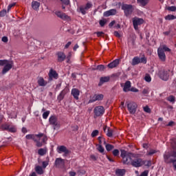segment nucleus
I'll return each instance as SVG.
<instances>
[{
  "label": "nucleus",
  "mask_w": 176,
  "mask_h": 176,
  "mask_svg": "<svg viewBox=\"0 0 176 176\" xmlns=\"http://www.w3.org/2000/svg\"><path fill=\"white\" fill-rule=\"evenodd\" d=\"M4 65V67H3ZM0 66L3 67L1 74L3 75H5L6 74H8V72H10L11 68H13V63H10L9 60L4 59V60H0Z\"/></svg>",
  "instance_id": "1"
},
{
  "label": "nucleus",
  "mask_w": 176,
  "mask_h": 176,
  "mask_svg": "<svg viewBox=\"0 0 176 176\" xmlns=\"http://www.w3.org/2000/svg\"><path fill=\"white\" fill-rule=\"evenodd\" d=\"M121 152V157L122 159V163L123 164H131V162L133 160H131V155L133 153H128L125 150H120Z\"/></svg>",
  "instance_id": "2"
},
{
  "label": "nucleus",
  "mask_w": 176,
  "mask_h": 176,
  "mask_svg": "<svg viewBox=\"0 0 176 176\" xmlns=\"http://www.w3.org/2000/svg\"><path fill=\"white\" fill-rule=\"evenodd\" d=\"M121 9L124 11V16H126V17H129V16H131V14H133V12H134V6L124 3L121 6Z\"/></svg>",
  "instance_id": "3"
},
{
  "label": "nucleus",
  "mask_w": 176,
  "mask_h": 176,
  "mask_svg": "<svg viewBox=\"0 0 176 176\" xmlns=\"http://www.w3.org/2000/svg\"><path fill=\"white\" fill-rule=\"evenodd\" d=\"M148 59L145 57V55H142L141 58L135 56L132 59L131 65H138V64H146Z\"/></svg>",
  "instance_id": "4"
},
{
  "label": "nucleus",
  "mask_w": 176,
  "mask_h": 176,
  "mask_svg": "<svg viewBox=\"0 0 176 176\" xmlns=\"http://www.w3.org/2000/svg\"><path fill=\"white\" fill-rule=\"evenodd\" d=\"M158 76L162 80L167 81L170 78V69H162L158 72Z\"/></svg>",
  "instance_id": "5"
},
{
  "label": "nucleus",
  "mask_w": 176,
  "mask_h": 176,
  "mask_svg": "<svg viewBox=\"0 0 176 176\" xmlns=\"http://www.w3.org/2000/svg\"><path fill=\"white\" fill-rule=\"evenodd\" d=\"M94 118L102 116L105 113V109L102 106H96L94 109Z\"/></svg>",
  "instance_id": "6"
},
{
  "label": "nucleus",
  "mask_w": 176,
  "mask_h": 176,
  "mask_svg": "<svg viewBox=\"0 0 176 176\" xmlns=\"http://www.w3.org/2000/svg\"><path fill=\"white\" fill-rule=\"evenodd\" d=\"M49 123L51 126H54V130L56 129H60V124L58 122L57 116H51L49 118Z\"/></svg>",
  "instance_id": "7"
},
{
  "label": "nucleus",
  "mask_w": 176,
  "mask_h": 176,
  "mask_svg": "<svg viewBox=\"0 0 176 176\" xmlns=\"http://www.w3.org/2000/svg\"><path fill=\"white\" fill-rule=\"evenodd\" d=\"M138 107V106L137 105V103L134 102H130L127 103L128 111L131 115H134L135 112H137Z\"/></svg>",
  "instance_id": "8"
},
{
  "label": "nucleus",
  "mask_w": 176,
  "mask_h": 176,
  "mask_svg": "<svg viewBox=\"0 0 176 176\" xmlns=\"http://www.w3.org/2000/svg\"><path fill=\"white\" fill-rule=\"evenodd\" d=\"M65 166V160L59 157L56 158L54 162V166L56 168H64Z\"/></svg>",
  "instance_id": "9"
},
{
  "label": "nucleus",
  "mask_w": 176,
  "mask_h": 176,
  "mask_svg": "<svg viewBox=\"0 0 176 176\" xmlns=\"http://www.w3.org/2000/svg\"><path fill=\"white\" fill-rule=\"evenodd\" d=\"M142 24H144V19L142 18L135 17L133 19V25L135 31L138 30V25Z\"/></svg>",
  "instance_id": "10"
},
{
  "label": "nucleus",
  "mask_w": 176,
  "mask_h": 176,
  "mask_svg": "<svg viewBox=\"0 0 176 176\" xmlns=\"http://www.w3.org/2000/svg\"><path fill=\"white\" fill-rule=\"evenodd\" d=\"M102 100H104V94H96L91 98L89 99V104L96 102V101H102Z\"/></svg>",
  "instance_id": "11"
},
{
  "label": "nucleus",
  "mask_w": 176,
  "mask_h": 176,
  "mask_svg": "<svg viewBox=\"0 0 176 176\" xmlns=\"http://www.w3.org/2000/svg\"><path fill=\"white\" fill-rule=\"evenodd\" d=\"M173 155L171 153H166L164 155V160L167 164H171L173 162H176L175 160L173 158Z\"/></svg>",
  "instance_id": "12"
},
{
  "label": "nucleus",
  "mask_w": 176,
  "mask_h": 176,
  "mask_svg": "<svg viewBox=\"0 0 176 176\" xmlns=\"http://www.w3.org/2000/svg\"><path fill=\"white\" fill-rule=\"evenodd\" d=\"M2 130H6V131H10V133H16L17 131V129H16V126L9 125L7 124H4L1 125Z\"/></svg>",
  "instance_id": "13"
},
{
  "label": "nucleus",
  "mask_w": 176,
  "mask_h": 176,
  "mask_svg": "<svg viewBox=\"0 0 176 176\" xmlns=\"http://www.w3.org/2000/svg\"><path fill=\"white\" fill-rule=\"evenodd\" d=\"M55 14L56 16H57V17H58L59 19H60L61 20H70V17L69 16L67 15V14L60 11V10H57L55 11Z\"/></svg>",
  "instance_id": "14"
},
{
  "label": "nucleus",
  "mask_w": 176,
  "mask_h": 176,
  "mask_svg": "<svg viewBox=\"0 0 176 176\" xmlns=\"http://www.w3.org/2000/svg\"><path fill=\"white\" fill-rule=\"evenodd\" d=\"M93 8V4L91 3H87L85 6H81L79 8V12L82 13V14H86V11L89 10V9Z\"/></svg>",
  "instance_id": "15"
},
{
  "label": "nucleus",
  "mask_w": 176,
  "mask_h": 176,
  "mask_svg": "<svg viewBox=\"0 0 176 176\" xmlns=\"http://www.w3.org/2000/svg\"><path fill=\"white\" fill-rule=\"evenodd\" d=\"M56 151L58 153H64V156H67V155H69V150L65 146H59L57 147Z\"/></svg>",
  "instance_id": "16"
},
{
  "label": "nucleus",
  "mask_w": 176,
  "mask_h": 176,
  "mask_svg": "<svg viewBox=\"0 0 176 176\" xmlns=\"http://www.w3.org/2000/svg\"><path fill=\"white\" fill-rule=\"evenodd\" d=\"M49 80H53V79H58V74L56 70L51 69L49 72Z\"/></svg>",
  "instance_id": "17"
},
{
  "label": "nucleus",
  "mask_w": 176,
  "mask_h": 176,
  "mask_svg": "<svg viewBox=\"0 0 176 176\" xmlns=\"http://www.w3.org/2000/svg\"><path fill=\"white\" fill-rule=\"evenodd\" d=\"M131 164L133 167H141L142 166V159L138 158L133 160L131 162Z\"/></svg>",
  "instance_id": "18"
},
{
  "label": "nucleus",
  "mask_w": 176,
  "mask_h": 176,
  "mask_svg": "<svg viewBox=\"0 0 176 176\" xmlns=\"http://www.w3.org/2000/svg\"><path fill=\"white\" fill-rule=\"evenodd\" d=\"M157 54L161 61H166V54L164 53V51H163L162 48L157 49Z\"/></svg>",
  "instance_id": "19"
},
{
  "label": "nucleus",
  "mask_w": 176,
  "mask_h": 176,
  "mask_svg": "<svg viewBox=\"0 0 176 176\" xmlns=\"http://www.w3.org/2000/svg\"><path fill=\"white\" fill-rule=\"evenodd\" d=\"M118 13L116 9H111L109 10L105 11L103 13L104 17H109V16H115Z\"/></svg>",
  "instance_id": "20"
},
{
  "label": "nucleus",
  "mask_w": 176,
  "mask_h": 176,
  "mask_svg": "<svg viewBox=\"0 0 176 176\" xmlns=\"http://www.w3.org/2000/svg\"><path fill=\"white\" fill-rule=\"evenodd\" d=\"M72 96H73L74 100H79V96L80 95V91L76 88H73L71 92Z\"/></svg>",
  "instance_id": "21"
},
{
  "label": "nucleus",
  "mask_w": 176,
  "mask_h": 176,
  "mask_svg": "<svg viewBox=\"0 0 176 176\" xmlns=\"http://www.w3.org/2000/svg\"><path fill=\"white\" fill-rule=\"evenodd\" d=\"M56 56L58 57V63H63L67 58V56H65V54L63 52H58L56 53Z\"/></svg>",
  "instance_id": "22"
},
{
  "label": "nucleus",
  "mask_w": 176,
  "mask_h": 176,
  "mask_svg": "<svg viewBox=\"0 0 176 176\" xmlns=\"http://www.w3.org/2000/svg\"><path fill=\"white\" fill-rule=\"evenodd\" d=\"M120 60L119 59H116L113 62L107 65L108 68L112 69L113 68H116L119 65Z\"/></svg>",
  "instance_id": "23"
},
{
  "label": "nucleus",
  "mask_w": 176,
  "mask_h": 176,
  "mask_svg": "<svg viewBox=\"0 0 176 176\" xmlns=\"http://www.w3.org/2000/svg\"><path fill=\"white\" fill-rule=\"evenodd\" d=\"M37 83L38 86H41V87H45L47 85V81L45 80V78L43 77H39L37 80Z\"/></svg>",
  "instance_id": "24"
},
{
  "label": "nucleus",
  "mask_w": 176,
  "mask_h": 176,
  "mask_svg": "<svg viewBox=\"0 0 176 176\" xmlns=\"http://www.w3.org/2000/svg\"><path fill=\"white\" fill-rule=\"evenodd\" d=\"M131 88V82H130L129 80H127L124 85L123 91H124V93H127V91H130Z\"/></svg>",
  "instance_id": "25"
},
{
  "label": "nucleus",
  "mask_w": 176,
  "mask_h": 176,
  "mask_svg": "<svg viewBox=\"0 0 176 176\" xmlns=\"http://www.w3.org/2000/svg\"><path fill=\"white\" fill-rule=\"evenodd\" d=\"M149 1L151 0H137V3L139 5V6L144 8V6H146V5L149 3Z\"/></svg>",
  "instance_id": "26"
},
{
  "label": "nucleus",
  "mask_w": 176,
  "mask_h": 176,
  "mask_svg": "<svg viewBox=\"0 0 176 176\" xmlns=\"http://www.w3.org/2000/svg\"><path fill=\"white\" fill-rule=\"evenodd\" d=\"M111 78L109 76L101 77L100 79V82L98 86H102L104 83H107L109 80H110Z\"/></svg>",
  "instance_id": "27"
},
{
  "label": "nucleus",
  "mask_w": 176,
  "mask_h": 176,
  "mask_svg": "<svg viewBox=\"0 0 176 176\" xmlns=\"http://www.w3.org/2000/svg\"><path fill=\"white\" fill-rule=\"evenodd\" d=\"M40 6H41V3L36 1H33L32 2V9H34V10H39Z\"/></svg>",
  "instance_id": "28"
},
{
  "label": "nucleus",
  "mask_w": 176,
  "mask_h": 176,
  "mask_svg": "<svg viewBox=\"0 0 176 176\" xmlns=\"http://www.w3.org/2000/svg\"><path fill=\"white\" fill-rule=\"evenodd\" d=\"M65 94H67V91L65 89L61 91L57 97L58 101H63V100H64V97H65Z\"/></svg>",
  "instance_id": "29"
},
{
  "label": "nucleus",
  "mask_w": 176,
  "mask_h": 176,
  "mask_svg": "<svg viewBox=\"0 0 176 176\" xmlns=\"http://www.w3.org/2000/svg\"><path fill=\"white\" fill-rule=\"evenodd\" d=\"M126 174V169H116V176H123Z\"/></svg>",
  "instance_id": "30"
},
{
  "label": "nucleus",
  "mask_w": 176,
  "mask_h": 176,
  "mask_svg": "<svg viewBox=\"0 0 176 176\" xmlns=\"http://www.w3.org/2000/svg\"><path fill=\"white\" fill-rule=\"evenodd\" d=\"M35 171L38 175H42L43 174V168L41 166H37L35 167Z\"/></svg>",
  "instance_id": "31"
},
{
  "label": "nucleus",
  "mask_w": 176,
  "mask_h": 176,
  "mask_svg": "<svg viewBox=\"0 0 176 176\" xmlns=\"http://www.w3.org/2000/svg\"><path fill=\"white\" fill-rule=\"evenodd\" d=\"M106 135H107V137H109L110 138L111 137H113V130H112V129H111V128L108 127Z\"/></svg>",
  "instance_id": "32"
},
{
  "label": "nucleus",
  "mask_w": 176,
  "mask_h": 176,
  "mask_svg": "<svg viewBox=\"0 0 176 176\" xmlns=\"http://www.w3.org/2000/svg\"><path fill=\"white\" fill-rule=\"evenodd\" d=\"M176 16L173 14H168L165 16V20L171 21L175 20Z\"/></svg>",
  "instance_id": "33"
},
{
  "label": "nucleus",
  "mask_w": 176,
  "mask_h": 176,
  "mask_svg": "<svg viewBox=\"0 0 176 176\" xmlns=\"http://www.w3.org/2000/svg\"><path fill=\"white\" fill-rule=\"evenodd\" d=\"M167 100L169 101V102H172V104H175V96L171 95L167 98Z\"/></svg>",
  "instance_id": "34"
},
{
  "label": "nucleus",
  "mask_w": 176,
  "mask_h": 176,
  "mask_svg": "<svg viewBox=\"0 0 176 176\" xmlns=\"http://www.w3.org/2000/svg\"><path fill=\"white\" fill-rule=\"evenodd\" d=\"M38 154L40 155V156H44V155H46V149L45 148L38 149Z\"/></svg>",
  "instance_id": "35"
},
{
  "label": "nucleus",
  "mask_w": 176,
  "mask_h": 176,
  "mask_svg": "<svg viewBox=\"0 0 176 176\" xmlns=\"http://www.w3.org/2000/svg\"><path fill=\"white\" fill-rule=\"evenodd\" d=\"M105 148H106V150L107 151V152H111V151H112V149H113V148H115V147L112 144H106Z\"/></svg>",
  "instance_id": "36"
},
{
  "label": "nucleus",
  "mask_w": 176,
  "mask_h": 176,
  "mask_svg": "<svg viewBox=\"0 0 176 176\" xmlns=\"http://www.w3.org/2000/svg\"><path fill=\"white\" fill-rule=\"evenodd\" d=\"M144 80L146 82H148V83L152 82V78L151 77V75L149 74H146L145 77H144Z\"/></svg>",
  "instance_id": "37"
},
{
  "label": "nucleus",
  "mask_w": 176,
  "mask_h": 176,
  "mask_svg": "<svg viewBox=\"0 0 176 176\" xmlns=\"http://www.w3.org/2000/svg\"><path fill=\"white\" fill-rule=\"evenodd\" d=\"M155 153H157V151L155 149H151L148 153H147V156H152L155 155Z\"/></svg>",
  "instance_id": "38"
},
{
  "label": "nucleus",
  "mask_w": 176,
  "mask_h": 176,
  "mask_svg": "<svg viewBox=\"0 0 176 176\" xmlns=\"http://www.w3.org/2000/svg\"><path fill=\"white\" fill-rule=\"evenodd\" d=\"M166 10L169 12H176V7L174 6H168L166 8Z\"/></svg>",
  "instance_id": "39"
},
{
  "label": "nucleus",
  "mask_w": 176,
  "mask_h": 176,
  "mask_svg": "<svg viewBox=\"0 0 176 176\" xmlns=\"http://www.w3.org/2000/svg\"><path fill=\"white\" fill-rule=\"evenodd\" d=\"M49 115H50V111H47L43 113V119H47L49 117Z\"/></svg>",
  "instance_id": "40"
},
{
  "label": "nucleus",
  "mask_w": 176,
  "mask_h": 176,
  "mask_svg": "<svg viewBox=\"0 0 176 176\" xmlns=\"http://www.w3.org/2000/svg\"><path fill=\"white\" fill-rule=\"evenodd\" d=\"M96 69L98 71H104V69H105V66L103 65H98L97 67H96Z\"/></svg>",
  "instance_id": "41"
},
{
  "label": "nucleus",
  "mask_w": 176,
  "mask_h": 176,
  "mask_svg": "<svg viewBox=\"0 0 176 176\" xmlns=\"http://www.w3.org/2000/svg\"><path fill=\"white\" fill-rule=\"evenodd\" d=\"M99 133H100V131H98V130L93 131L92 133H91L92 138H94L95 137H97V135H98Z\"/></svg>",
  "instance_id": "42"
},
{
  "label": "nucleus",
  "mask_w": 176,
  "mask_h": 176,
  "mask_svg": "<svg viewBox=\"0 0 176 176\" xmlns=\"http://www.w3.org/2000/svg\"><path fill=\"white\" fill-rule=\"evenodd\" d=\"M25 138L26 140H34V141H35V136L34 135H26Z\"/></svg>",
  "instance_id": "43"
},
{
  "label": "nucleus",
  "mask_w": 176,
  "mask_h": 176,
  "mask_svg": "<svg viewBox=\"0 0 176 176\" xmlns=\"http://www.w3.org/2000/svg\"><path fill=\"white\" fill-rule=\"evenodd\" d=\"M100 27H104L107 24V19H102L99 21Z\"/></svg>",
  "instance_id": "44"
},
{
  "label": "nucleus",
  "mask_w": 176,
  "mask_h": 176,
  "mask_svg": "<svg viewBox=\"0 0 176 176\" xmlns=\"http://www.w3.org/2000/svg\"><path fill=\"white\" fill-rule=\"evenodd\" d=\"M98 152H100V153H104V151H105L104 149V147H102V145L99 144V146H98Z\"/></svg>",
  "instance_id": "45"
},
{
  "label": "nucleus",
  "mask_w": 176,
  "mask_h": 176,
  "mask_svg": "<svg viewBox=\"0 0 176 176\" xmlns=\"http://www.w3.org/2000/svg\"><path fill=\"white\" fill-rule=\"evenodd\" d=\"M77 173L78 175H85V174H86V170H85L84 169H80L78 170Z\"/></svg>",
  "instance_id": "46"
},
{
  "label": "nucleus",
  "mask_w": 176,
  "mask_h": 176,
  "mask_svg": "<svg viewBox=\"0 0 176 176\" xmlns=\"http://www.w3.org/2000/svg\"><path fill=\"white\" fill-rule=\"evenodd\" d=\"M6 10H2L1 11H0V17H5V16H6Z\"/></svg>",
  "instance_id": "47"
},
{
  "label": "nucleus",
  "mask_w": 176,
  "mask_h": 176,
  "mask_svg": "<svg viewBox=\"0 0 176 176\" xmlns=\"http://www.w3.org/2000/svg\"><path fill=\"white\" fill-rule=\"evenodd\" d=\"M61 1L62 5H65L68 6L69 5V0H60Z\"/></svg>",
  "instance_id": "48"
},
{
  "label": "nucleus",
  "mask_w": 176,
  "mask_h": 176,
  "mask_svg": "<svg viewBox=\"0 0 176 176\" xmlns=\"http://www.w3.org/2000/svg\"><path fill=\"white\" fill-rule=\"evenodd\" d=\"M163 50V52H171V49L168 48L166 45H163L162 47L161 48Z\"/></svg>",
  "instance_id": "49"
},
{
  "label": "nucleus",
  "mask_w": 176,
  "mask_h": 176,
  "mask_svg": "<svg viewBox=\"0 0 176 176\" xmlns=\"http://www.w3.org/2000/svg\"><path fill=\"white\" fill-rule=\"evenodd\" d=\"M34 142L36 143V145L38 148H41L43 145V144L41 142H39V140H34Z\"/></svg>",
  "instance_id": "50"
},
{
  "label": "nucleus",
  "mask_w": 176,
  "mask_h": 176,
  "mask_svg": "<svg viewBox=\"0 0 176 176\" xmlns=\"http://www.w3.org/2000/svg\"><path fill=\"white\" fill-rule=\"evenodd\" d=\"M144 112H146L147 113H151V109L149 108L148 106H145L144 108H143Z\"/></svg>",
  "instance_id": "51"
},
{
  "label": "nucleus",
  "mask_w": 176,
  "mask_h": 176,
  "mask_svg": "<svg viewBox=\"0 0 176 176\" xmlns=\"http://www.w3.org/2000/svg\"><path fill=\"white\" fill-rule=\"evenodd\" d=\"M43 168H46L47 166H49V161H43L42 162Z\"/></svg>",
  "instance_id": "52"
},
{
  "label": "nucleus",
  "mask_w": 176,
  "mask_h": 176,
  "mask_svg": "<svg viewBox=\"0 0 176 176\" xmlns=\"http://www.w3.org/2000/svg\"><path fill=\"white\" fill-rule=\"evenodd\" d=\"M145 166H146L147 167H151V166H152V161L148 160V161H146L144 162Z\"/></svg>",
  "instance_id": "53"
},
{
  "label": "nucleus",
  "mask_w": 176,
  "mask_h": 176,
  "mask_svg": "<svg viewBox=\"0 0 176 176\" xmlns=\"http://www.w3.org/2000/svg\"><path fill=\"white\" fill-rule=\"evenodd\" d=\"M148 174H149V170H144L140 174V176H148Z\"/></svg>",
  "instance_id": "54"
},
{
  "label": "nucleus",
  "mask_w": 176,
  "mask_h": 176,
  "mask_svg": "<svg viewBox=\"0 0 176 176\" xmlns=\"http://www.w3.org/2000/svg\"><path fill=\"white\" fill-rule=\"evenodd\" d=\"M119 151L118 149H114L113 151V156H119Z\"/></svg>",
  "instance_id": "55"
},
{
  "label": "nucleus",
  "mask_w": 176,
  "mask_h": 176,
  "mask_svg": "<svg viewBox=\"0 0 176 176\" xmlns=\"http://www.w3.org/2000/svg\"><path fill=\"white\" fill-rule=\"evenodd\" d=\"M129 91H132L133 93H138V89H137L135 87H131L129 89Z\"/></svg>",
  "instance_id": "56"
},
{
  "label": "nucleus",
  "mask_w": 176,
  "mask_h": 176,
  "mask_svg": "<svg viewBox=\"0 0 176 176\" xmlns=\"http://www.w3.org/2000/svg\"><path fill=\"white\" fill-rule=\"evenodd\" d=\"M72 129L73 131H78L79 126H78V125L72 126Z\"/></svg>",
  "instance_id": "57"
},
{
  "label": "nucleus",
  "mask_w": 176,
  "mask_h": 176,
  "mask_svg": "<svg viewBox=\"0 0 176 176\" xmlns=\"http://www.w3.org/2000/svg\"><path fill=\"white\" fill-rule=\"evenodd\" d=\"M13 6H16V3H13L8 5V12H9V10H10V9H12V8H13Z\"/></svg>",
  "instance_id": "58"
},
{
  "label": "nucleus",
  "mask_w": 176,
  "mask_h": 176,
  "mask_svg": "<svg viewBox=\"0 0 176 176\" xmlns=\"http://www.w3.org/2000/svg\"><path fill=\"white\" fill-rule=\"evenodd\" d=\"M95 34H96L98 38H100V36H103V35L104 34L103 32H97Z\"/></svg>",
  "instance_id": "59"
},
{
  "label": "nucleus",
  "mask_w": 176,
  "mask_h": 176,
  "mask_svg": "<svg viewBox=\"0 0 176 176\" xmlns=\"http://www.w3.org/2000/svg\"><path fill=\"white\" fill-rule=\"evenodd\" d=\"M114 36H116V38H120V33L118 31L114 32Z\"/></svg>",
  "instance_id": "60"
},
{
  "label": "nucleus",
  "mask_w": 176,
  "mask_h": 176,
  "mask_svg": "<svg viewBox=\"0 0 176 176\" xmlns=\"http://www.w3.org/2000/svg\"><path fill=\"white\" fill-rule=\"evenodd\" d=\"M116 23V21H112L109 24V28H112V27H113V25H115V23Z\"/></svg>",
  "instance_id": "61"
},
{
  "label": "nucleus",
  "mask_w": 176,
  "mask_h": 176,
  "mask_svg": "<svg viewBox=\"0 0 176 176\" xmlns=\"http://www.w3.org/2000/svg\"><path fill=\"white\" fill-rule=\"evenodd\" d=\"M1 41H2V42H4L5 43H7V42L8 41V38L7 36H3V37H2Z\"/></svg>",
  "instance_id": "62"
},
{
  "label": "nucleus",
  "mask_w": 176,
  "mask_h": 176,
  "mask_svg": "<svg viewBox=\"0 0 176 176\" xmlns=\"http://www.w3.org/2000/svg\"><path fill=\"white\" fill-rule=\"evenodd\" d=\"M72 56V54L69 52L68 55L66 56L67 60H71V57Z\"/></svg>",
  "instance_id": "63"
},
{
  "label": "nucleus",
  "mask_w": 176,
  "mask_h": 176,
  "mask_svg": "<svg viewBox=\"0 0 176 176\" xmlns=\"http://www.w3.org/2000/svg\"><path fill=\"white\" fill-rule=\"evenodd\" d=\"M70 176H76V173L74 172V171H70L69 173Z\"/></svg>",
  "instance_id": "64"
}]
</instances>
